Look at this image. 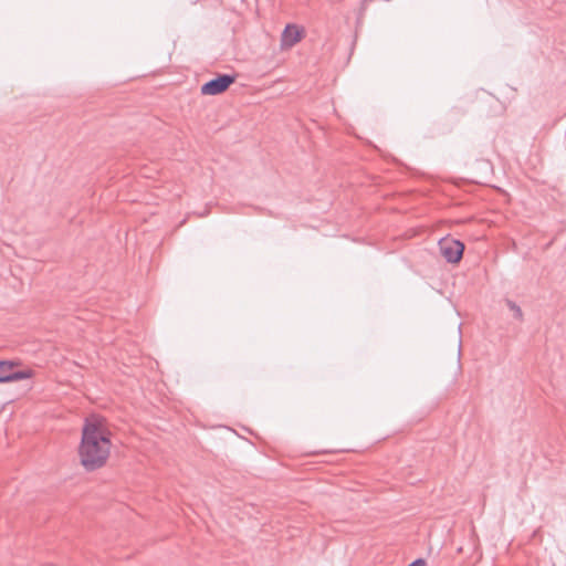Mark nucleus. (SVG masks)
<instances>
[{"label": "nucleus", "mask_w": 566, "mask_h": 566, "mask_svg": "<svg viewBox=\"0 0 566 566\" xmlns=\"http://www.w3.org/2000/svg\"><path fill=\"white\" fill-rule=\"evenodd\" d=\"M111 431L102 419H86L82 428L78 457L83 468L95 471L105 465L111 453Z\"/></svg>", "instance_id": "f257e3e1"}, {"label": "nucleus", "mask_w": 566, "mask_h": 566, "mask_svg": "<svg viewBox=\"0 0 566 566\" xmlns=\"http://www.w3.org/2000/svg\"><path fill=\"white\" fill-rule=\"evenodd\" d=\"M20 364L19 360H0V382H13L33 377L34 371L30 368L14 370Z\"/></svg>", "instance_id": "f03ea898"}, {"label": "nucleus", "mask_w": 566, "mask_h": 566, "mask_svg": "<svg viewBox=\"0 0 566 566\" xmlns=\"http://www.w3.org/2000/svg\"><path fill=\"white\" fill-rule=\"evenodd\" d=\"M235 80V74H218L216 77L206 82L201 86L200 92L202 95H219L226 92Z\"/></svg>", "instance_id": "7ed1b4c3"}, {"label": "nucleus", "mask_w": 566, "mask_h": 566, "mask_svg": "<svg viewBox=\"0 0 566 566\" xmlns=\"http://www.w3.org/2000/svg\"><path fill=\"white\" fill-rule=\"evenodd\" d=\"M441 255L449 263H459L463 256L464 244L460 240L443 238L438 243Z\"/></svg>", "instance_id": "20e7f679"}, {"label": "nucleus", "mask_w": 566, "mask_h": 566, "mask_svg": "<svg viewBox=\"0 0 566 566\" xmlns=\"http://www.w3.org/2000/svg\"><path fill=\"white\" fill-rule=\"evenodd\" d=\"M303 31L294 24H287L282 33V45L293 46L302 39Z\"/></svg>", "instance_id": "39448f33"}, {"label": "nucleus", "mask_w": 566, "mask_h": 566, "mask_svg": "<svg viewBox=\"0 0 566 566\" xmlns=\"http://www.w3.org/2000/svg\"><path fill=\"white\" fill-rule=\"evenodd\" d=\"M507 307L514 313V317L518 321H522L523 319V312L521 310V307L512 300H506L505 301Z\"/></svg>", "instance_id": "423d86ee"}, {"label": "nucleus", "mask_w": 566, "mask_h": 566, "mask_svg": "<svg viewBox=\"0 0 566 566\" xmlns=\"http://www.w3.org/2000/svg\"><path fill=\"white\" fill-rule=\"evenodd\" d=\"M451 113H452L454 116H460V115H463V114H464V112H463L461 108H459V107H453V108H452V111H451Z\"/></svg>", "instance_id": "0eeeda50"}, {"label": "nucleus", "mask_w": 566, "mask_h": 566, "mask_svg": "<svg viewBox=\"0 0 566 566\" xmlns=\"http://www.w3.org/2000/svg\"><path fill=\"white\" fill-rule=\"evenodd\" d=\"M367 2H368V0H364V1H363V4H366Z\"/></svg>", "instance_id": "6e6552de"}]
</instances>
